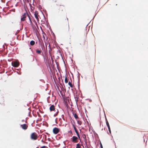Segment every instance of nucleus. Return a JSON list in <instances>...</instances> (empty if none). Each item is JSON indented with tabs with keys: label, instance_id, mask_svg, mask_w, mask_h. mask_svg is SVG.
Returning <instances> with one entry per match:
<instances>
[{
	"label": "nucleus",
	"instance_id": "1",
	"mask_svg": "<svg viewBox=\"0 0 148 148\" xmlns=\"http://www.w3.org/2000/svg\"><path fill=\"white\" fill-rule=\"evenodd\" d=\"M37 136L38 135L35 132H34L31 134L30 138L32 139L35 140L37 139Z\"/></svg>",
	"mask_w": 148,
	"mask_h": 148
},
{
	"label": "nucleus",
	"instance_id": "2",
	"mask_svg": "<svg viewBox=\"0 0 148 148\" xmlns=\"http://www.w3.org/2000/svg\"><path fill=\"white\" fill-rule=\"evenodd\" d=\"M60 129L57 127L54 128L53 130V133L55 134H57L60 131Z\"/></svg>",
	"mask_w": 148,
	"mask_h": 148
},
{
	"label": "nucleus",
	"instance_id": "3",
	"mask_svg": "<svg viewBox=\"0 0 148 148\" xmlns=\"http://www.w3.org/2000/svg\"><path fill=\"white\" fill-rule=\"evenodd\" d=\"M78 139V138L75 136H73L71 138V141L74 143H76L77 142V140Z\"/></svg>",
	"mask_w": 148,
	"mask_h": 148
},
{
	"label": "nucleus",
	"instance_id": "4",
	"mask_svg": "<svg viewBox=\"0 0 148 148\" xmlns=\"http://www.w3.org/2000/svg\"><path fill=\"white\" fill-rule=\"evenodd\" d=\"M28 16V14L26 13H25L23 14V15L21 16V21H24L25 20V18L26 17V16Z\"/></svg>",
	"mask_w": 148,
	"mask_h": 148
},
{
	"label": "nucleus",
	"instance_id": "5",
	"mask_svg": "<svg viewBox=\"0 0 148 148\" xmlns=\"http://www.w3.org/2000/svg\"><path fill=\"white\" fill-rule=\"evenodd\" d=\"M12 66L14 67H17L19 65V63L17 62H15L12 63Z\"/></svg>",
	"mask_w": 148,
	"mask_h": 148
},
{
	"label": "nucleus",
	"instance_id": "6",
	"mask_svg": "<svg viewBox=\"0 0 148 148\" xmlns=\"http://www.w3.org/2000/svg\"><path fill=\"white\" fill-rule=\"evenodd\" d=\"M21 127L23 129L26 130L27 129L28 126L26 124H23L21 125Z\"/></svg>",
	"mask_w": 148,
	"mask_h": 148
},
{
	"label": "nucleus",
	"instance_id": "7",
	"mask_svg": "<svg viewBox=\"0 0 148 148\" xmlns=\"http://www.w3.org/2000/svg\"><path fill=\"white\" fill-rule=\"evenodd\" d=\"M35 17L38 21H39V18L38 17V13L37 11H35L34 13Z\"/></svg>",
	"mask_w": 148,
	"mask_h": 148
},
{
	"label": "nucleus",
	"instance_id": "8",
	"mask_svg": "<svg viewBox=\"0 0 148 148\" xmlns=\"http://www.w3.org/2000/svg\"><path fill=\"white\" fill-rule=\"evenodd\" d=\"M49 109L51 111H54L55 109L54 105H51Z\"/></svg>",
	"mask_w": 148,
	"mask_h": 148
},
{
	"label": "nucleus",
	"instance_id": "9",
	"mask_svg": "<svg viewBox=\"0 0 148 148\" xmlns=\"http://www.w3.org/2000/svg\"><path fill=\"white\" fill-rule=\"evenodd\" d=\"M28 18H29V21H30V25H31L32 27L34 28V25H33V23H32V22L31 21V19L30 18V17L28 15Z\"/></svg>",
	"mask_w": 148,
	"mask_h": 148
},
{
	"label": "nucleus",
	"instance_id": "10",
	"mask_svg": "<svg viewBox=\"0 0 148 148\" xmlns=\"http://www.w3.org/2000/svg\"><path fill=\"white\" fill-rule=\"evenodd\" d=\"M30 45H31L33 46L34 45V44L35 43V42L33 40H32L30 42Z\"/></svg>",
	"mask_w": 148,
	"mask_h": 148
},
{
	"label": "nucleus",
	"instance_id": "11",
	"mask_svg": "<svg viewBox=\"0 0 148 148\" xmlns=\"http://www.w3.org/2000/svg\"><path fill=\"white\" fill-rule=\"evenodd\" d=\"M73 116L74 117V118L75 119H77L78 118V116L77 115V114H76V113H73Z\"/></svg>",
	"mask_w": 148,
	"mask_h": 148
},
{
	"label": "nucleus",
	"instance_id": "12",
	"mask_svg": "<svg viewBox=\"0 0 148 148\" xmlns=\"http://www.w3.org/2000/svg\"><path fill=\"white\" fill-rule=\"evenodd\" d=\"M68 84L70 86V87H71V88L73 87V85H72V84L70 82H69L68 83Z\"/></svg>",
	"mask_w": 148,
	"mask_h": 148
},
{
	"label": "nucleus",
	"instance_id": "13",
	"mask_svg": "<svg viewBox=\"0 0 148 148\" xmlns=\"http://www.w3.org/2000/svg\"><path fill=\"white\" fill-rule=\"evenodd\" d=\"M77 123L79 125H81L82 124V122L80 121H77Z\"/></svg>",
	"mask_w": 148,
	"mask_h": 148
},
{
	"label": "nucleus",
	"instance_id": "14",
	"mask_svg": "<svg viewBox=\"0 0 148 148\" xmlns=\"http://www.w3.org/2000/svg\"><path fill=\"white\" fill-rule=\"evenodd\" d=\"M81 147L80 146V145L79 144H77L76 145V148H80Z\"/></svg>",
	"mask_w": 148,
	"mask_h": 148
},
{
	"label": "nucleus",
	"instance_id": "15",
	"mask_svg": "<svg viewBox=\"0 0 148 148\" xmlns=\"http://www.w3.org/2000/svg\"><path fill=\"white\" fill-rule=\"evenodd\" d=\"M36 52L38 54H40L41 52V51L40 50H37Z\"/></svg>",
	"mask_w": 148,
	"mask_h": 148
},
{
	"label": "nucleus",
	"instance_id": "16",
	"mask_svg": "<svg viewBox=\"0 0 148 148\" xmlns=\"http://www.w3.org/2000/svg\"><path fill=\"white\" fill-rule=\"evenodd\" d=\"M64 81H65V83H68V80L67 79V77H65Z\"/></svg>",
	"mask_w": 148,
	"mask_h": 148
},
{
	"label": "nucleus",
	"instance_id": "17",
	"mask_svg": "<svg viewBox=\"0 0 148 148\" xmlns=\"http://www.w3.org/2000/svg\"><path fill=\"white\" fill-rule=\"evenodd\" d=\"M73 126L75 132L77 131V130L75 125H73Z\"/></svg>",
	"mask_w": 148,
	"mask_h": 148
},
{
	"label": "nucleus",
	"instance_id": "18",
	"mask_svg": "<svg viewBox=\"0 0 148 148\" xmlns=\"http://www.w3.org/2000/svg\"><path fill=\"white\" fill-rule=\"evenodd\" d=\"M106 122L107 125H109V123L107 120V119L106 120Z\"/></svg>",
	"mask_w": 148,
	"mask_h": 148
},
{
	"label": "nucleus",
	"instance_id": "19",
	"mask_svg": "<svg viewBox=\"0 0 148 148\" xmlns=\"http://www.w3.org/2000/svg\"><path fill=\"white\" fill-rule=\"evenodd\" d=\"M77 137H78V138H80V136L79 135V133H78L77 134Z\"/></svg>",
	"mask_w": 148,
	"mask_h": 148
},
{
	"label": "nucleus",
	"instance_id": "20",
	"mask_svg": "<svg viewBox=\"0 0 148 148\" xmlns=\"http://www.w3.org/2000/svg\"><path fill=\"white\" fill-rule=\"evenodd\" d=\"M68 132L69 133H71V134H72V131L71 130L69 131V132Z\"/></svg>",
	"mask_w": 148,
	"mask_h": 148
},
{
	"label": "nucleus",
	"instance_id": "21",
	"mask_svg": "<svg viewBox=\"0 0 148 148\" xmlns=\"http://www.w3.org/2000/svg\"><path fill=\"white\" fill-rule=\"evenodd\" d=\"M46 147L45 146H43L41 147L40 148H45Z\"/></svg>",
	"mask_w": 148,
	"mask_h": 148
},
{
	"label": "nucleus",
	"instance_id": "22",
	"mask_svg": "<svg viewBox=\"0 0 148 148\" xmlns=\"http://www.w3.org/2000/svg\"><path fill=\"white\" fill-rule=\"evenodd\" d=\"M107 126L108 127V129H110V126L109 125H107Z\"/></svg>",
	"mask_w": 148,
	"mask_h": 148
},
{
	"label": "nucleus",
	"instance_id": "23",
	"mask_svg": "<svg viewBox=\"0 0 148 148\" xmlns=\"http://www.w3.org/2000/svg\"><path fill=\"white\" fill-rule=\"evenodd\" d=\"M107 126L108 127V129H110V126L109 125H107Z\"/></svg>",
	"mask_w": 148,
	"mask_h": 148
},
{
	"label": "nucleus",
	"instance_id": "24",
	"mask_svg": "<svg viewBox=\"0 0 148 148\" xmlns=\"http://www.w3.org/2000/svg\"><path fill=\"white\" fill-rule=\"evenodd\" d=\"M107 126L108 127V129H110V126L109 125H107Z\"/></svg>",
	"mask_w": 148,
	"mask_h": 148
},
{
	"label": "nucleus",
	"instance_id": "25",
	"mask_svg": "<svg viewBox=\"0 0 148 148\" xmlns=\"http://www.w3.org/2000/svg\"><path fill=\"white\" fill-rule=\"evenodd\" d=\"M108 130H109V132L110 133H111V131L110 129H108Z\"/></svg>",
	"mask_w": 148,
	"mask_h": 148
},
{
	"label": "nucleus",
	"instance_id": "26",
	"mask_svg": "<svg viewBox=\"0 0 148 148\" xmlns=\"http://www.w3.org/2000/svg\"><path fill=\"white\" fill-rule=\"evenodd\" d=\"M75 133H76V134H77L78 133H79L77 131L76 132H75Z\"/></svg>",
	"mask_w": 148,
	"mask_h": 148
},
{
	"label": "nucleus",
	"instance_id": "27",
	"mask_svg": "<svg viewBox=\"0 0 148 148\" xmlns=\"http://www.w3.org/2000/svg\"><path fill=\"white\" fill-rule=\"evenodd\" d=\"M34 21L35 22L36 25H37V24L36 22V21H34Z\"/></svg>",
	"mask_w": 148,
	"mask_h": 148
},
{
	"label": "nucleus",
	"instance_id": "28",
	"mask_svg": "<svg viewBox=\"0 0 148 148\" xmlns=\"http://www.w3.org/2000/svg\"><path fill=\"white\" fill-rule=\"evenodd\" d=\"M100 146L101 147V148H103V147H102V145L101 144V145H100Z\"/></svg>",
	"mask_w": 148,
	"mask_h": 148
},
{
	"label": "nucleus",
	"instance_id": "29",
	"mask_svg": "<svg viewBox=\"0 0 148 148\" xmlns=\"http://www.w3.org/2000/svg\"><path fill=\"white\" fill-rule=\"evenodd\" d=\"M43 37L44 39H45V37L44 36H43Z\"/></svg>",
	"mask_w": 148,
	"mask_h": 148
}]
</instances>
